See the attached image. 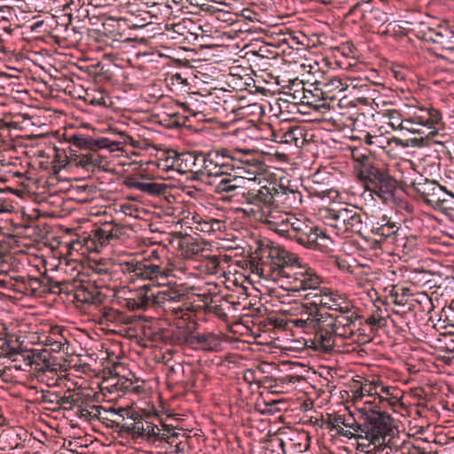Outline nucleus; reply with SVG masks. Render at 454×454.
Returning a JSON list of instances; mask_svg holds the SVG:
<instances>
[{
  "label": "nucleus",
  "instance_id": "obj_1",
  "mask_svg": "<svg viewBox=\"0 0 454 454\" xmlns=\"http://www.w3.org/2000/svg\"><path fill=\"white\" fill-rule=\"evenodd\" d=\"M253 273L266 280L286 279L289 290L307 291L319 287L321 277L316 270L303 262L295 254L274 246L261 247L250 261Z\"/></svg>",
  "mask_w": 454,
  "mask_h": 454
},
{
  "label": "nucleus",
  "instance_id": "obj_2",
  "mask_svg": "<svg viewBox=\"0 0 454 454\" xmlns=\"http://www.w3.org/2000/svg\"><path fill=\"white\" fill-rule=\"evenodd\" d=\"M350 156L355 161L356 177L364 189L385 204L393 202L396 190L395 180L375 162L369 150L363 146L351 147Z\"/></svg>",
  "mask_w": 454,
  "mask_h": 454
},
{
  "label": "nucleus",
  "instance_id": "obj_3",
  "mask_svg": "<svg viewBox=\"0 0 454 454\" xmlns=\"http://www.w3.org/2000/svg\"><path fill=\"white\" fill-rule=\"evenodd\" d=\"M122 273L128 275L129 280L168 279L173 275L175 265L167 257L164 247L150 250L142 260L132 259L120 264Z\"/></svg>",
  "mask_w": 454,
  "mask_h": 454
},
{
  "label": "nucleus",
  "instance_id": "obj_4",
  "mask_svg": "<svg viewBox=\"0 0 454 454\" xmlns=\"http://www.w3.org/2000/svg\"><path fill=\"white\" fill-rule=\"evenodd\" d=\"M211 160L223 176L230 172L244 175L249 178H258L265 172V163L251 150L228 149L209 151Z\"/></svg>",
  "mask_w": 454,
  "mask_h": 454
},
{
  "label": "nucleus",
  "instance_id": "obj_5",
  "mask_svg": "<svg viewBox=\"0 0 454 454\" xmlns=\"http://www.w3.org/2000/svg\"><path fill=\"white\" fill-rule=\"evenodd\" d=\"M157 286H161V289L156 293H152L150 295L145 294V295L137 296V299L129 301V307L132 309H143L149 306L151 302L164 306L167 309V304L176 303L182 301L187 295V289L183 285H176V283L171 284L167 279H154ZM168 309H172L175 315L179 316L182 314L183 309L181 306L171 308L168 307Z\"/></svg>",
  "mask_w": 454,
  "mask_h": 454
},
{
  "label": "nucleus",
  "instance_id": "obj_6",
  "mask_svg": "<svg viewBox=\"0 0 454 454\" xmlns=\"http://www.w3.org/2000/svg\"><path fill=\"white\" fill-rule=\"evenodd\" d=\"M443 126L444 123L441 111L432 106H414L406 113V116L398 122L400 129L422 134L420 127H423L430 130L428 135L431 136L436 135Z\"/></svg>",
  "mask_w": 454,
  "mask_h": 454
},
{
  "label": "nucleus",
  "instance_id": "obj_7",
  "mask_svg": "<svg viewBox=\"0 0 454 454\" xmlns=\"http://www.w3.org/2000/svg\"><path fill=\"white\" fill-rule=\"evenodd\" d=\"M362 428L358 439L367 442H361L359 446L369 447L370 445H382L385 443L386 437L392 431L391 418L385 412L371 411L362 415Z\"/></svg>",
  "mask_w": 454,
  "mask_h": 454
},
{
  "label": "nucleus",
  "instance_id": "obj_8",
  "mask_svg": "<svg viewBox=\"0 0 454 454\" xmlns=\"http://www.w3.org/2000/svg\"><path fill=\"white\" fill-rule=\"evenodd\" d=\"M325 217L329 224L339 232H350L358 235H362L366 225L364 219H367L361 208L350 204L329 208Z\"/></svg>",
  "mask_w": 454,
  "mask_h": 454
},
{
  "label": "nucleus",
  "instance_id": "obj_9",
  "mask_svg": "<svg viewBox=\"0 0 454 454\" xmlns=\"http://www.w3.org/2000/svg\"><path fill=\"white\" fill-rule=\"evenodd\" d=\"M275 184L260 186L258 188L245 189L240 201L252 206L250 213L258 220L275 203Z\"/></svg>",
  "mask_w": 454,
  "mask_h": 454
},
{
  "label": "nucleus",
  "instance_id": "obj_10",
  "mask_svg": "<svg viewBox=\"0 0 454 454\" xmlns=\"http://www.w3.org/2000/svg\"><path fill=\"white\" fill-rule=\"evenodd\" d=\"M290 219L293 223L288 229H286V233L283 237L308 248L317 246V240L323 235L320 228L297 217H291Z\"/></svg>",
  "mask_w": 454,
  "mask_h": 454
},
{
  "label": "nucleus",
  "instance_id": "obj_11",
  "mask_svg": "<svg viewBox=\"0 0 454 454\" xmlns=\"http://www.w3.org/2000/svg\"><path fill=\"white\" fill-rule=\"evenodd\" d=\"M123 235V226L112 222H105L90 231L89 238L85 240V245L89 249L98 252L100 248L120 239Z\"/></svg>",
  "mask_w": 454,
  "mask_h": 454
},
{
  "label": "nucleus",
  "instance_id": "obj_12",
  "mask_svg": "<svg viewBox=\"0 0 454 454\" xmlns=\"http://www.w3.org/2000/svg\"><path fill=\"white\" fill-rule=\"evenodd\" d=\"M126 434L132 439H141L148 442L165 441L169 438V430L160 429L158 426L144 419L142 416L137 423L122 426Z\"/></svg>",
  "mask_w": 454,
  "mask_h": 454
},
{
  "label": "nucleus",
  "instance_id": "obj_13",
  "mask_svg": "<svg viewBox=\"0 0 454 454\" xmlns=\"http://www.w3.org/2000/svg\"><path fill=\"white\" fill-rule=\"evenodd\" d=\"M223 178L215 185V192L222 194L223 199L235 200L240 201L246 187L242 184L244 179L256 180L257 178H249L244 175L230 172L222 176Z\"/></svg>",
  "mask_w": 454,
  "mask_h": 454
},
{
  "label": "nucleus",
  "instance_id": "obj_14",
  "mask_svg": "<svg viewBox=\"0 0 454 454\" xmlns=\"http://www.w3.org/2000/svg\"><path fill=\"white\" fill-rule=\"evenodd\" d=\"M291 217L296 216L286 210L278 209L277 203H274L270 209H268L263 215H260L258 221L267 225L270 230L284 236L286 229H288L293 223Z\"/></svg>",
  "mask_w": 454,
  "mask_h": 454
},
{
  "label": "nucleus",
  "instance_id": "obj_15",
  "mask_svg": "<svg viewBox=\"0 0 454 454\" xmlns=\"http://www.w3.org/2000/svg\"><path fill=\"white\" fill-rule=\"evenodd\" d=\"M13 280L12 289L25 295H42L46 291L44 279L34 278L29 275H14L11 277Z\"/></svg>",
  "mask_w": 454,
  "mask_h": 454
},
{
  "label": "nucleus",
  "instance_id": "obj_16",
  "mask_svg": "<svg viewBox=\"0 0 454 454\" xmlns=\"http://www.w3.org/2000/svg\"><path fill=\"white\" fill-rule=\"evenodd\" d=\"M401 225L386 215L373 224L371 231L380 238V241L394 243L397 240Z\"/></svg>",
  "mask_w": 454,
  "mask_h": 454
},
{
  "label": "nucleus",
  "instance_id": "obj_17",
  "mask_svg": "<svg viewBox=\"0 0 454 454\" xmlns=\"http://www.w3.org/2000/svg\"><path fill=\"white\" fill-rule=\"evenodd\" d=\"M275 203H281L285 209L299 208L302 203V195L301 192L286 187L282 184H275Z\"/></svg>",
  "mask_w": 454,
  "mask_h": 454
},
{
  "label": "nucleus",
  "instance_id": "obj_18",
  "mask_svg": "<svg viewBox=\"0 0 454 454\" xmlns=\"http://www.w3.org/2000/svg\"><path fill=\"white\" fill-rule=\"evenodd\" d=\"M426 40L438 44L440 49L454 51V32L446 28H429L425 35Z\"/></svg>",
  "mask_w": 454,
  "mask_h": 454
},
{
  "label": "nucleus",
  "instance_id": "obj_19",
  "mask_svg": "<svg viewBox=\"0 0 454 454\" xmlns=\"http://www.w3.org/2000/svg\"><path fill=\"white\" fill-rule=\"evenodd\" d=\"M273 136L274 140L278 143L301 146L300 144H303L304 129L299 126H289L275 131Z\"/></svg>",
  "mask_w": 454,
  "mask_h": 454
},
{
  "label": "nucleus",
  "instance_id": "obj_20",
  "mask_svg": "<svg viewBox=\"0 0 454 454\" xmlns=\"http://www.w3.org/2000/svg\"><path fill=\"white\" fill-rule=\"evenodd\" d=\"M116 138L102 137L103 149L107 150L109 153H124L126 152L125 146L132 145L137 147V141H135L132 137L125 132L120 131L116 134Z\"/></svg>",
  "mask_w": 454,
  "mask_h": 454
},
{
  "label": "nucleus",
  "instance_id": "obj_21",
  "mask_svg": "<svg viewBox=\"0 0 454 454\" xmlns=\"http://www.w3.org/2000/svg\"><path fill=\"white\" fill-rule=\"evenodd\" d=\"M319 302L321 307L330 310L348 312V307L352 301L338 292L327 288L326 294H325V297L321 298Z\"/></svg>",
  "mask_w": 454,
  "mask_h": 454
},
{
  "label": "nucleus",
  "instance_id": "obj_22",
  "mask_svg": "<svg viewBox=\"0 0 454 454\" xmlns=\"http://www.w3.org/2000/svg\"><path fill=\"white\" fill-rule=\"evenodd\" d=\"M345 90L342 82L338 78H332L327 82H317L315 88L314 96L321 99H334L336 98L335 92H342Z\"/></svg>",
  "mask_w": 454,
  "mask_h": 454
},
{
  "label": "nucleus",
  "instance_id": "obj_23",
  "mask_svg": "<svg viewBox=\"0 0 454 454\" xmlns=\"http://www.w3.org/2000/svg\"><path fill=\"white\" fill-rule=\"evenodd\" d=\"M100 324H112L116 326L122 325H129L134 321L131 316L113 308L104 307L100 309Z\"/></svg>",
  "mask_w": 454,
  "mask_h": 454
},
{
  "label": "nucleus",
  "instance_id": "obj_24",
  "mask_svg": "<svg viewBox=\"0 0 454 454\" xmlns=\"http://www.w3.org/2000/svg\"><path fill=\"white\" fill-rule=\"evenodd\" d=\"M200 154V153L195 152L178 153L179 162L176 165L177 172L183 174L187 172L200 174V168L197 167Z\"/></svg>",
  "mask_w": 454,
  "mask_h": 454
},
{
  "label": "nucleus",
  "instance_id": "obj_25",
  "mask_svg": "<svg viewBox=\"0 0 454 454\" xmlns=\"http://www.w3.org/2000/svg\"><path fill=\"white\" fill-rule=\"evenodd\" d=\"M419 185L420 187L418 188V192L422 194L427 204H434L445 200V199H442L441 197L443 193V188L438 184L434 182H427Z\"/></svg>",
  "mask_w": 454,
  "mask_h": 454
},
{
  "label": "nucleus",
  "instance_id": "obj_26",
  "mask_svg": "<svg viewBox=\"0 0 454 454\" xmlns=\"http://www.w3.org/2000/svg\"><path fill=\"white\" fill-rule=\"evenodd\" d=\"M317 332L315 334L316 343L323 349L330 351L335 345V338L333 331H331L330 325H326L322 327L318 325L316 328Z\"/></svg>",
  "mask_w": 454,
  "mask_h": 454
},
{
  "label": "nucleus",
  "instance_id": "obj_27",
  "mask_svg": "<svg viewBox=\"0 0 454 454\" xmlns=\"http://www.w3.org/2000/svg\"><path fill=\"white\" fill-rule=\"evenodd\" d=\"M217 346H219V340L212 333L194 334L193 340L190 341V347L193 348H201L207 351H215L216 350Z\"/></svg>",
  "mask_w": 454,
  "mask_h": 454
},
{
  "label": "nucleus",
  "instance_id": "obj_28",
  "mask_svg": "<svg viewBox=\"0 0 454 454\" xmlns=\"http://www.w3.org/2000/svg\"><path fill=\"white\" fill-rule=\"evenodd\" d=\"M70 143L78 148L88 149L89 152L93 149H103L102 137L93 138L89 135H74L70 137Z\"/></svg>",
  "mask_w": 454,
  "mask_h": 454
},
{
  "label": "nucleus",
  "instance_id": "obj_29",
  "mask_svg": "<svg viewBox=\"0 0 454 454\" xmlns=\"http://www.w3.org/2000/svg\"><path fill=\"white\" fill-rule=\"evenodd\" d=\"M197 167L200 168V174L207 176H222L223 171H219L217 167L215 166L213 160H211V155L208 153H200L199 155V161Z\"/></svg>",
  "mask_w": 454,
  "mask_h": 454
},
{
  "label": "nucleus",
  "instance_id": "obj_30",
  "mask_svg": "<svg viewBox=\"0 0 454 454\" xmlns=\"http://www.w3.org/2000/svg\"><path fill=\"white\" fill-rule=\"evenodd\" d=\"M344 421L345 415L337 414L333 416L328 415V418L325 419V423L330 431H334L338 435L351 439L353 436H355V434L351 431L346 430L342 427Z\"/></svg>",
  "mask_w": 454,
  "mask_h": 454
},
{
  "label": "nucleus",
  "instance_id": "obj_31",
  "mask_svg": "<svg viewBox=\"0 0 454 454\" xmlns=\"http://www.w3.org/2000/svg\"><path fill=\"white\" fill-rule=\"evenodd\" d=\"M90 269L92 270V277H97L95 281L101 279L105 282L112 279L113 263L110 261H98L94 262Z\"/></svg>",
  "mask_w": 454,
  "mask_h": 454
},
{
  "label": "nucleus",
  "instance_id": "obj_32",
  "mask_svg": "<svg viewBox=\"0 0 454 454\" xmlns=\"http://www.w3.org/2000/svg\"><path fill=\"white\" fill-rule=\"evenodd\" d=\"M128 185L151 195H160L165 191V185L157 183L143 182L137 179L129 181Z\"/></svg>",
  "mask_w": 454,
  "mask_h": 454
},
{
  "label": "nucleus",
  "instance_id": "obj_33",
  "mask_svg": "<svg viewBox=\"0 0 454 454\" xmlns=\"http://www.w3.org/2000/svg\"><path fill=\"white\" fill-rule=\"evenodd\" d=\"M339 315L334 317V321L332 324L334 325H342L347 327H351L356 329V322L359 318V316L356 314L355 307L353 303H350L348 307V310L347 311H338Z\"/></svg>",
  "mask_w": 454,
  "mask_h": 454
},
{
  "label": "nucleus",
  "instance_id": "obj_34",
  "mask_svg": "<svg viewBox=\"0 0 454 454\" xmlns=\"http://www.w3.org/2000/svg\"><path fill=\"white\" fill-rule=\"evenodd\" d=\"M184 255L188 259H195L202 255L204 251L203 244L194 239H185L181 243Z\"/></svg>",
  "mask_w": 454,
  "mask_h": 454
},
{
  "label": "nucleus",
  "instance_id": "obj_35",
  "mask_svg": "<svg viewBox=\"0 0 454 454\" xmlns=\"http://www.w3.org/2000/svg\"><path fill=\"white\" fill-rule=\"evenodd\" d=\"M179 162L178 153L175 150H168L163 153L159 160L158 167L165 171L176 170Z\"/></svg>",
  "mask_w": 454,
  "mask_h": 454
},
{
  "label": "nucleus",
  "instance_id": "obj_36",
  "mask_svg": "<svg viewBox=\"0 0 454 454\" xmlns=\"http://www.w3.org/2000/svg\"><path fill=\"white\" fill-rule=\"evenodd\" d=\"M118 414L121 417H122V420L121 421H114V423L115 424V427L119 428V433L121 435H123L124 434H126V430L122 427V426H124V425L127 426V425L137 423V420L140 419V418H141V415L138 412L129 411L127 409L120 410Z\"/></svg>",
  "mask_w": 454,
  "mask_h": 454
},
{
  "label": "nucleus",
  "instance_id": "obj_37",
  "mask_svg": "<svg viewBox=\"0 0 454 454\" xmlns=\"http://www.w3.org/2000/svg\"><path fill=\"white\" fill-rule=\"evenodd\" d=\"M283 326L286 329L293 330L294 328H301L304 332L317 328V319L290 318L285 321Z\"/></svg>",
  "mask_w": 454,
  "mask_h": 454
},
{
  "label": "nucleus",
  "instance_id": "obj_38",
  "mask_svg": "<svg viewBox=\"0 0 454 454\" xmlns=\"http://www.w3.org/2000/svg\"><path fill=\"white\" fill-rule=\"evenodd\" d=\"M366 16L365 24L372 27H379L387 21V13L379 8H369Z\"/></svg>",
  "mask_w": 454,
  "mask_h": 454
},
{
  "label": "nucleus",
  "instance_id": "obj_39",
  "mask_svg": "<svg viewBox=\"0 0 454 454\" xmlns=\"http://www.w3.org/2000/svg\"><path fill=\"white\" fill-rule=\"evenodd\" d=\"M368 9L369 8L362 6V3H356L349 9L348 12L346 14V18H352L351 22L355 24H358L360 22H364L365 24Z\"/></svg>",
  "mask_w": 454,
  "mask_h": 454
},
{
  "label": "nucleus",
  "instance_id": "obj_40",
  "mask_svg": "<svg viewBox=\"0 0 454 454\" xmlns=\"http://www.w3.org/2000/svg\"><path fill=\"white\" fill-rule=\"evenodd\" d=\"M299 314L303 317L307 316L308 319H317V327L322 321V314L319 311V308L316 305L312 304L310 301H307L305 303H301L300 306Z\"/></svg>",
  "mask_w": 454,
  "mask_h": 454
},
{
  "label": "nucleus",
  "instance_id": "obj_41",
  "mask_svg": "<svg viewBox=\"0 0 454 454\" xmlns=\"http://www.w3.org/2000/svg\"><path fill=\"white\" fill-rule=\"evenodd\" d=\"M67 343V341L65 337L56 333H53L51 336H47L44 340L45 346L49 347L51 351L56 353L64 350Z\"/></svg>",
  "mask_w": 454,
  "mask_h": 454
},
{
  "label": "nucleus",
  "instance_id": "obj_42",
  "mask_svg": "<svg viewBox=\"0 0 454 454\" xmlns=\"http://www.w3.org/2000/svg\"><path fill=\"white\" fill-rule=\"evenodd\" d=\"M18 355L19 352L11 345L8 340L5 338H0V360L2 358H9L15 361Z\"/></svg>",
  "mask_w": 454,
  "mask_h": 454
},
{
  "label": "nucleus",
  "instance_id": "obj_43",
  "mask_svg": "<svg viewBox=\"0 0 454 454\" xmlns=\"http://www.w3.org/2000/svg\"><path fill=\"white\" fill-rule=\"evenodd\" d=\"M187 121V117L179 114L173 113L167 116V119L162 120L161 121L166 122V126L170 129L180 128L184 126Z\"/></svg>",
  "mask_w": 454,
  "mask_h": 454
},
{
  "label": "nucleus",
  "instance_id": "obj_44",
  "mask_svg": "<svg viewBox=\"0 0 454 454\" xmlns=\"http://www.w3.org/2000/svg\"><path fill=\"white\" fill-rule=\"evenodd\" d=\"M310 292L305 294V301L312 302V304L317 307H321L320 300L322 297H325L326 294L327 288L326 287H317L315 289H309Z\"/></svg>",
  "mask_w": 454,
  "mask_h": 454
},
{
  "label": "nucleus",
  "instance_id": "obj_45",
  "mask_svg": "<svg viewBox=\"0 0 454 454\" xmlns=\"http://www.w3.org/2000/svg\"><path fill=\"white\" fill-rule=\"evenodd\" d=\"M194 333L191 330H181L179 327L173 332V337L179 345L190 346V341L193 340Z\"/></svg>",
  "mask_w": 454,
  "mask_h": 454
},
{
  "label": "nucleus",
  "instance_id": "obj_46",
  "mask_svg": "<svg viewBox=\"0 0 454 454\" xmlns=\"http://www.w3.org/2000/svg\"><path fill=\"white\" fill-rule=\"evenodd\" d=\"M100 405H92L90 409L79 408L78 414L80 418H83L87 420L98 419L100 415Z\"/></svg>",
  "mask_w": 454,
  "mask_h": 454
},
{
  "label": "nucleus",
  "instance_id": "obj_47",
  "mask_svg": "<svg viewBox=\"0 0 454 454\" xmlns=\"http://www.w3.org/2000/svg\"><path fill=\"white\" fill-rule=\"evenodd\" d=\"M98 149H93L90 151L92 159V168H98L103 170H106L109 165V161L106 156H104L98 153Z\"/></svg>",
  "mask_w": 454,
  "mask_h": 454
},
{
  "label": "nucleus",
  "instance_id": "obj_48",
  "mask_svg": "<svg viewBox=\"0 0 454 454\" xmlns=\"http://www.w3.org/2000/svg\"><path fill=\"white\" fill-rule=\"evenodd\" d=\"M331 326V331H333L334 338L340 337L342 339H350L354 333L355 330L351 327L342 326V325H334V324H329Z\"/></svg>",
  "mask_w": 454,
  "mask_h": 454
},
{
  "label": "nucleus",
  "instance_id": "obj_49",
  "mask_svg": "<svg viewBox=\"0 0 454 454\" xmlns=\"http://www.w3.org/2000/svg\"><path fill=\"white\" fill-rule=\"evenodd\" d=\"M86 100L90 105L95 106L107 107L109 98H106L102 93L95 94H87Z\"/></svg>",
  "mask_w": 454,
  "mask_h": 454
},
{
  "label": "nucleus",
  "instance_id": "obj_50",
  "mask_svg": "<svg viewBox=\"0 0 454 454\" xmlns=\"http://www.w3.org/2000/svg\"><path fill=\"white\" fill-rule=\"evenodd\" d=\"M343 426L347 428L353 429L354 432H352L355 436L353 438H357L358 435L361 433L362 428V422L358 423L356 421L355 418L351 414L345 415V421L343 423Z\"/></svg>",
  "mask_w": 454,
  "mask_h": 454
},
{
  "label": "nucleus",
  "instance_id": "obj_51",
  "mask_svg": "<svg viewBox=\"0 0 454 454\" xmlns=\"http://www.w3.org/2000/svg\"><path fill=\"white\" fill-rule=\"evenodd\" d=\"M198 220L195 221L196 223V230L205 232V233H211V227H210V217L207 216L205 218L201 216H197Z\"/></svg>",
  "mask_w": 454,
  "mask_h": 454
},
{
  "label": "nucleus",
  "instance_id": "obj_52",
  "mask_svg": "<svg viewBox=\"0 0 454 454\" xmlns=\"http://www.w3.org/2000/svg\"><path fill=\"white\" fill-rule=\"evenodd\" d=\"M365 323L372 328H381L386 325L387 320L380 315H372L366 318Z\"/></svg>",
  "mask_w": 454,
  "mask_h": 454
},
{
  "label": "nucleus",
  "instance_id": "obj_53",
  "mask_svg": "<svg viewBox=\"0 0 454 454\" xmlns=\"http://www.w3.org/2000/svg\"><path fill=\"white\" fill-rule=\"evenodd\" d=\"M76 164L87 170H93L90 151L86 154H81L78 156Z\"/></svg>",
  "mask_w": 454,
  "mask_h": 454
},
{
  "label": "nucleus",
  "instance_id": "obj_54",
  "mask_svg": "<svg viewBox=\"0 0 454 454\" xmlns=\"http://www.w3.org/2000/svg\"><path fill=\"white\" fill-rule=\"evenodd\" d=\"M334 264L342 271L344 272H348V273H353V268L352 266L349 264V262H348V260H346L345 258H341V257H335L334 258Z\"/></svg>",
  "mask_w": 454,
  "mask_h": 454
},
{
  "label": "nucleus",
  "instance_id": "obj_55",
  "mask_svg": "<svg viewBox=\"0 0 454 454\" xmlns=\"http://www.w3.org/2000/svg\"><path fill=\"white\" fill-rule=\"evenodd\" d=\"M211 233L225 230V223L216 218L210 217Z\"/></svg>",
  "mask_w": 454,
  "mask_h": 454
},
{
  "label": "nucleus",
  "instance_id": "obj_56",
  "mask_svg": "<svg viewBox=\"0 0 454 454\" xmlns=\"http://www.w3.org/2000/svg\"><path fill=\"white\" fill-rule=\"evenodd\" d=\"M57 403L59 405L64 406L67 409V406H68V408L71 409L74 405L76 404V401L74 400L73 395H64V396H61L57 401Z\"/></svg>",
  "mask_w": 454,
  "mask_h": 454
},
{
  "label": "nucleus",
  "instance_id": "obj_57",
  "mask_svg": "<svg viewBox=\"0 0 454 454\" xmlns=\"http://www.w3.org/2000/svg\"><path fill=\"white\" fill-rule=\"evenodd\" d=\"M391 74L397 81H404L406 78V72L400 67H393Z\"/></svg>",
  "mask_w": 454,
  "mask_h": 454
},
{
  "label": "nucleus",
  "instance_id": "obj_58",
  "mask_svg": "<svg viewBox=\"0 0 454 454\" xmlns=\"http://www.w3.org/2000/svg\"><path fill=\"white\" fill-rule=\"evenodd\" d=\"M390 124L393 128H398V122L401 121L402 117L398 111L393 110L389 112Z\"/></svg>",
  "mask_w": 454,
  "mask_h": 454
},
{
  "label": "nucleus",
  "instance_id": "obj_59",
  "mask_svg": "<svg viewBox=\"0 0 454 454\" xmlns=\"http://www.w3.org/2000/svg\"><path fill=\"white\" fill-rule=\"evenodd\" d=\"M83 302H88L91 304H98L100 301V298L98 294H93L92 293H83V298L82 299Z\"/></svg>",
  "mask_w": 454,
  "mask_h": 454
},
{
  "label": "nucleus",
  "instance_id": "obj_60",
  "mask_svg": "<svg viewBox=\"0 0 454 454\" xmlns=\"http://www.w3.org/2000/svg\"><path fill=\"white\" fill-rule=\"evenodd\" d=\"M207 266L211 270H216L219 267L220 262H221V259L218 255H208V256H207Z\"/></svg>",
  "mask_w": 454,
  "mask_h": 454
},
{
  "label": "nucleus",
  "instance_id": "obj_61",
  "mask_svg": "<svg viewBox=\"0 0 454 454\" xmlns=\"http://www.w3.org/2000/svg\"><path fill=\"white\" fill-rule=\"evenodd\" d=\"M303 437H304L305 442L304 443H301V442L298 443V445H299V451L300 452L307 451L309 450V446H310L309 436L308 434H304Z\"/></svg>",
  "mask_w": 454,
  "mask_h": 454
},
{
  "label": "nucleus",
  "instance_id": "obj_62",
  "mask_svg": "<svg viewBox=\"0 0 454 454\" xmlns=\"http://www.w3.org/2000/svg\"><path fill=\"white\" fill-rule=\"evenodd\" d=\"M373 390L376 391V387L372 385V384H368V385H365L364 387H361V393L363 395H373Z\"/></svg>",
  "mask_w": 454,
  "mask_h": 454
},
{
  "label": "nucleus",
  "instance_id": "obj_63",
  "mask_svg": "<svg viewBox=\"0 0 454 454\" xmlns=\"http://www.w3.org/2000/svg\"><path fill=\"white\" fill-rule=\"evenodd\" d=\"M309 192L320 198H324L329 195L328 190H316L313 189L312 187L309 189Z\"/></svg>",
  "mask_w": 454,
  "mask_h": 454
},
{
  "label": "nucleus",
  "instance_id": "obj_64",
  "mask_svg": "<svg viewBox=\"0 0 454 454\" xmlns=\"http://www.w3.org/2000/svg\"><path fill=\"white\" fill-rule=\"evenodd\" d=\"M386 140V138L382 136H375V138L372 143H374L375 145L378 147L384 148L383 142Z\"/></svg>",
  "mask_w": 454,
  "mask_h": 454
}]
</instances>
